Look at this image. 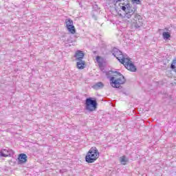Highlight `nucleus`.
I'll use <instances>...</instances> for the list:
<instances>
[{
	"label": "nucleus",
	"instance_id": "ddd939ff",
	"mask_svg": "<svg viewBox=\"0 0 176 176\" xmlns=\"http://www.w3.org/2000/svg\"><path fill=\"white\" fill-rule=\"evenodd\" d=\"M92 87L95 90H100V89H102V87H104V83H102V82H98L96 84L94 85Z\"/></svg>",
	"mask_w": 176,
	"mask_h": 176
},
{
	"label": "nucleus",
	"instance_id": "f257e3e1",
	"mask_svg": "<svg viewBox=\"0 0 176 176\" xmlns=\"http://www.w3.org/2000/svg\"><path fill=\"white\" fill-rule=\"evenodd\" d=\"M112 54L119 60V63L123 64L125 68L130 71L131 72H137V67L134 65V63H132L131 60L129 58L124 57L123 53L121 52L120 50L118 48H113L112 51Z\"/></svg>",
	"mask_w": 176,
	"mask_h": 176
},
{
	"label": "nucleus",
	"instance_id": "4468645a",
	"mask_svg": "<svg viewBox=\"0 0 176 176\" xmlns=\"http://www.w3.org/2000/svg\"><path fill=\"white\" fill-rule=\"evenodd\" d=\"M8 153L9 152L8 149H2L0 151V156H1V157H8Z\"/></svg>",
	"mask_w": 176,
	"mask_h": 176
},
{
	"label": "nucleus",
	"instance_id": "f8f14e48",
	"mask_svg": "<svg viewBox=\"0 0 176 176\" xmlns=\"http://www.w3.org/2000/svg\"><path fill=\"white\" fill-rule=\"evenodd\" d=\"M76 66L77 68H78V69H83L85 68V67H86V62H85V60H78L77 63H76Z\"/></svg>",
	"mask_w": 176,
	"mask_h": 176
},
{
	"label": "nucleus",
	"instance_id": "a211bd4d",
	"mask_svg": "<svg viewBox=\"0 0 176 176\" xmlns=\"http://www.w3.org/2000/svg\"><path fill=\"white\" fill-rule=\"evenodd\" d=\"M120 162H121L122 164H126V163H127V162H129V160H127L126 156L124 155L120 157Z\"/></svg>",
	"mask_w": 176,
	"mask_h": 176
},
{
	"label": "nucleus",
	"instance_id": "2eb2a0df",
	"mask_svg": "<svg viewBox=\"0 0 176 176\" xmlns=\"http://www.w3.org/2000/svg\"><path fill=\"white\" fill-rule=\"evenodd\" d=\"M133 5L132 6H135V5H141V0H131ZM125 3H129V0H125Z\"/></svg>",
	"mask_w": 176,
	"mask_h": 176
},
{
	"label": "nucleus",
	"instance_id": "aec40b11",
	"mask_svg": "<svg viewBox=\"0 0 176 176\" xmlns=\"http://www.w3.org/2000/svg\"><path fill=\"white\" fill-rule=\"evenodd\" d=\"M96 14H97V10H94L92 12V17L94 19V20H97V16H96Z\"/></svg>",
	"mask_w": 176,
	"mask_h": 176
},
{
	"label": "nucleus",
	"instance_id": "6e6552de",
	"mask_svg": "<svg viewBox=\"0 0 176 176\" xmlns=\"http://www.w3.org/2000/svg\"><path fill=\"white\" fill-rule=\"evenodd\" d=\"M27 155L25 153H21L18 157V164H23V163H27Z\"/></svg>",
	"mask_w": 176,
	"mask_h": 176
},
{
	"label": "nucleus",
	"instance_id": "f3484780",
	"mask_svg": "<svg viewBox=\"0 0 176 176\" xmlns=\"http://www.w3.org/2000/svg\"><path fill=\"white\" fill-rule=\"evenodd\" d=\"M170 69L176 73V58L173 60L170 65Z\"/></svg>",
	"mask_w": 176,
	"mask_h": 176
},
{
	"label": "nucleus",
	"instance_id": "412c9836",
	"mask_svg": "<svg viewBox=\"0 0 176 176\" xmlns=\"http://www.w3.org/2000/svg\"><path fill=\"white\" fill-rule=\"evenodd\" d=\"M93 9H94V10H97L96 9H98V5L97 4L93 5Z\"/></svg>",
	"mask_w": 176,
	"mask_h": 176
},
{
	"label": "nucleus",
	"instance_id": "dca6fc26",
	"mask_svg": "<svg viewBox=\"0 0 176 176\" xmlns=\"http://www.w3.org/2000/svg\"><path fill=\"white\" fill-rule=\"evenodd\" d=\"M118 2H120L119 4L120 8V6H124V3H126L125 0H113L112 3L116 4Z\"/></svg>",
	"mask_w": 176,
	"mask_h": 176
},
{
	"label": "nucleus",
	"instance_id": "4be33fe9",
	"mask_svg": "<svg viewBox=\"0 0 176 176\" xmlns=\"http://www.w3.org/2000/svg\"><path fill=\"white\" fill-rule=\"evenodd\" d=\"M97 53V51H94V54H96Z\"/></svg>",
	"mask_w": 176,
	"mask_h": 176
},
{
	"label": "nucleus",
	"instance_id": "9b49d317",
	"mask_svg": "<svg viewBox=\"0 0 176 176\" xmlns=\"http://www.w3.org/2000/svg\"><path fill=\"white\" fill-rule=\"evenodd\" d=\"M168 32H164L162 33L163 39L164 41H168L170 38H171V30H168V29H166Z\"/></svg>",
	"mask_w": 176,
	"mask_h": 176
},
{
	"label": "nucleus",
	"instance_id": "0eeeda50",
	"mask_svg": "<svg viewBox=\"0 0 176 176\" xmlns=\"http://www.w3.org/2000/svg\"><path fill=\"white\" fill-rule=\"evenodd\" d=\"M65 24L67 31H69L70 34H75V32H76L75 26H74V21H72L71 19H66Z\"/></svg>",
	"mask_w": 176,
	"mask_h": 176
},
{
	"label": "nucleus",
	"instance_id": "39448f33",
	"mask_svg": "<svg viewBox=\"0 0 176 176\" xmlns=\"http://www.w3.org/2000/svg\"><path fill=\"white\" fill-rule=\"evenodd\" d=\"M97 100H93V98H87L85 100V109L88 111V112H94L97 109Z\"/></svg>",
	"mask_w": 176,
	"mask_h": 176
},
{
	"label": "nucleus",
	"instance_id": "f03ea898",
	"mask_svg": "<svg viewBox=\"0 0 176 176\" xmlns=\"http://www.w3.org/2000/svg\"><path fill=\"white\" fill-rule=\"evenodd\" d=\"M117 75L120 76L118 78L115 79V77L113 76L110 78V83L112 87L114 89H119L120 90V89H122L121 85H124V83H126V78L120 72H115L114 76H117Z\"/></svg>",
	"mask_w": 176,
	"mask_h": 176
},
{
	"label": "nucleus",
	"instance_id": "9d476101",
	"mask_svg": "<svg viewBox=\"0 0 176 176\" xmlns=\"http://www.w3.org/2000/svg\"><path fill=\"white\" fill-rule=\"evenodd\" d=\"M96 61L98 64V66L101 67L104 63H107V59H105V58L98 56H96Z\"/></svg>",
	"mask_w": 176,
	"mask_h": 176
},
{
	"label": "nucleus",
	"instance_id": "7ed1b4c3",
	"mask_svg": "<svg viewBox=\"0 0 176 176\" xmlns=\"http://www.w3.org/2000/svg\"><path fill=\"white\" fill-rule=\"evenodd\" d=\"M124 6H120V9L125 12L124 18L131 19L132 16L137 14V6H132L130 3H124Z\"/></svg>",
	"mask_w": 176,
	"mask_h": 176
},
{
	"label": "nucleus",
	"instance_id": "1a4fd4ad",
	"mask_svg": "<svg viewBox=\"0 0 176 176\" xmlns=\"http://www.w3.org/2000/svg\"><path fill=\"white\" fill-rule=\"evenodd\" d=\"M74 57L76 61L82 60L85 57V53H83L81 50H77L74 54Z\"/></svg>",
	"mask_w": 176,
	"mask_h": 176
},
{
	"label": "nucleus",
	"instance_id": "20e7f679",
	"mask_svg": "<svg viewBox=\"0 0 176 176\" xmlns=\"http://www.w3.org/2000/svg\"><path fill=\"white\" fill-rule=\"evenodd\" d=\"M100 157V152L97 147H91L85 156L87 163H94Z\"/></svg>",
	"mask_w": 176,
	"mask_h": 176
},
{
	"label": "nucleus",
	"instance_id": "423d86ee",
	"mask_svg": "<svg viewBox=\"0 0 176 176\" xmlns=\"http://www.w3.org/2000/svg\"><path fill=\"white\" fill-rule=\"evenodd\" d=\"M133 27L140 31L142 25H144V19H142V16H141V15L135 14V15H133Z\"/></svg>",
	"mask_w": 176,
	"mask_h": 176
},
{
	"label": "nucleus",
	"instance_id": "6ab92c4d",
	"mask_svg": "<svg viewBox=\"0 0 176 176\" xmlns=\"http://www.w3.org/2000/svg\"><path fill=\"white\" fill-rule=\"evenodd\" d=\"M13 155H14V151H12V150H8V157H12V156H13Z\"/></svg>",
	"mask_w": 176,
	"mask_h": 176
}]
</instances>
